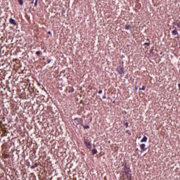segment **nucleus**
Here are the masks:
<instances>
[{
    "instance_id": "f257e3e1",
    "label": "nucleus",
    "mask_w": 180,
    "mask_h": 180,
    "mask_svg": "<svg viewBox=\"0 0 180 180\" xmlns=\"http://www.w3.org/2000/svg\"><path fill=\"white\" fill-rule=\"evenodd\" d=\"M84 143L86 147H87L89 150H91V148H92V145L91 144V141H89V139L84 138Z\"/></svg>"
},
{
    "instance_id": "f03ea898",
    "label": "nucleus",
    "mask_w": 180,
    "mask_h": 180,
    "mask_svg": "<svg viewBox=\"0 0 180 180\" xmlns=\"http://www.w3.org/2000/svg\"><path fill=\"white\" fill-rule=\"evenodd\" d=\"M117 72H118V74L123 75V74H124V69L123 68V65L117 66Z\"/></svg>"
},
{
    "instance_id": "7ed1b4c3",
    "label": "nucleus",
    "mask_w": 180,
    "mask_h": 180,
    "mask_svg": "<svg viewBox=\"0 0 180 180\" xmlns=\"http://www.w3.org/2000/svg\"><path fill=\"white\" fill-rule=\"evenodd\" d=\"M83 120L82 118H75L74 119V123L76 124V126H78V124H81L82 123Z\"/></svg>"
},
{
    "instance_id": "20e7f679",
    "label": "nucleus",
    "mask_w": 180,
    "mask_h": 180,
    "mask_svg": "<svg viewBox=\"0 0 180 180\" xmlns=\"http://www.w3.org/2000/svg\"><path fill=\"white\" fill-rule=\"evenodd\" d=\"M9 22L11 23V25H13L14 26H18V22H16V20H15V19L11 18L9 19Z\"/></svg>"
},
{
    "instance_id": "39448f33",
    "label": "nucleus",
    "mask_w": 180,
    "mask_h": 180,
    "mask_svg": "<svg viewBox=\"0 0 180 180\" xmlns=\"http://www.w3.org/2000/svg\"><path fill=\"white\" fill-rule=\"evenodd\" d=\"M140 148L141 149V153H144V151L147 150V148H146V144L144 143L140 145Z\"/></svg>"
},
{
    "instance_id": "423d86ee",
    "label": "nucleus",
    "mask_w": 180,
    "mask_h": 180,
    "mask_svg": "<svg viewBox=\"0 0 180 180\" xmlns=\"http://www.w3.org/2000/svg\"><path fill=\"white\" fill-rule=\"evenodd\" d=\"M124 168H125L124 170V174H129V172H131L130 167H127V165H124Z\"/></svg>"
},
{
    "instance_id": "0eeeda50",
    "label": "nucleus",
    "mask_w": 180,
    "mask_h": 180,
    "mask_svg": "<svg viewBox=\"0 0 180 180\" xmlns=\"http://www.w3.org/2000/svg\"><path fill=\"white\" fill-rule=\"evenodd\" d=\"M147 140H148V138L144 136L143 138L141 140V143H147Z\"/></svg>"
},
{
    "instance_id": "6e6552de",
    "label": "nucleus",
    "mask_w": 180,
    "mask_h": 180,
    "mask_svg": "<svg viewBox=\"0 0 180 180\" xmlns=\"http://www.w3.org/2000/svg\"><path fill=\"white\" fill-rule=\"evenodd\" d=\"M172 34H173V36H177V37H178L179 34H178V30H176V29H175L174 30H173V31L172 32Z\"/></svg>"
},
{
    "instance_id": "1a4fd4ad",
    "label": "nucleus",
    "mask_w": 180,
    "mask_h": 180,
    "mask_svg": "<svg viewBox=\"0 0 180 180\" xmlns=\"http://www.w3.org/2000/svg\"><path fill=\"white\" fill-rule=\"evenodd\" d=\"M125 30H131V26H130L129 25H126Z\"/></svg>"
},
{
    "instance_id": "9d476101",
    "label": "nucleus",
    "mask_w": 180,
    "mask_h": 180,
    "mask_svg": "<svg viewBox=\"0 0 180 180\" xmlns=\"http://www.w3.org/2000/svg\"><path fill=\"white\" fill-rule=\"evenodd\" d=\"M91 153H92L93 155H95V154H98V150H96V148H94L91 150Z\"/></svg>"
},
{
    "instance_id": "9b49d317",
    "label": "nucleus",
    "mask_w": 180,
    "mask_h": 180,
    "mask_svg": "<svg viewBox=\"0 0 180 180\" xmlns=\"http://www.w3.org/2000/svg\"><path fill=\"white\" fill-rule=\"evenodd\" d=\"M41 54H43V52H41V51H37L36 52V55L38 56V57H40V56H41Z\"/></svg>"
},
{
    "instance_id": "f8f14e48",
    "label": "nucleus",
    "mask_w": 180,
    "mask_h": 180,
    "mask_svg": "<svg viewBox=\"0 0 180 180\" xmlns=\"http://www.w3.org/2000/svg\"><path fill=\"white\" fill-rule=\"evenodd\" d=\"M148 42H146L144 44V46H150V44H151V41H150V39H147Z\"/></svg>"
},
{
    "instance_id": "ddd939ff",
    "label": "nucleus",
    "mask_w": 180,
    "mask_h": 180,
    "mask_svg": "<svg viewBox=\"0 0 180 180\" xmlns=\"http://www.w3.org/2000/svg\"><path fill=\"white\" fill-rule=\"evenodd\" d=\"M125 133H127V134H128V135H129V136H131V131H130V130H127V131H125Z\"/></svg>"
},
{
    "instance_id": "4468645a",
    "label": "nucleus",
    "mask_w": 180,
    "mask_h": 180,
    "mask_svg": "<svg viewBox=\"0 0 180 180\" xmlns=\"http://www.w3.org/2000/svg\"><path fill=\"white\" fill-rule=\"evenodd\" d=\"M82 127H84V129H88L90 128L89 125L85 126V125H84V124H82Z\"/></svg>"
},
{
    "instance_id": "2eb2a0df",
    "label": "nucleus",
    "mask_w": 180,
    "mask_h": 180,
    "mask_svg": "<svg viewBox=\"0 0 180 180\" xmlns=\"http://www.w3.org/2000/svg\"><path fill=\"white\" fill-rule=\"evenodd\" d=\"M18 2L20 5H23V0H18Z\"/></svg>"
},
{
    "instance_id": "dca6fc26",
    "label": "nucleus",
    "mask_w": 180,
    "mask_h": 180,
    "mask_svg": "<svg viewBox=\"0 0 180 180\" xmlns=\"http://www.w3.org/2000/svg\"><path fill=\"white\" fill-rule=\"evenodd\" d=\"M140 89L142 91H146V86H143Z\"/></svg>"
},
{
    "instance_id": "f3484780",
    "label": "nucleus",
    "mask_w": 180,
    "mask_h": 180,
    "mask_svg": "<svg viewBox=\"0 0 180 180\" xmlns=\"http://www.w3.org/2000/svg\"><path fill=\"white\" fill-rule=\"evenodd\" d=\"M130 175H131V174H127V179H130Z\"/></svg>"
},
{
    "instance_id": "a211bd4d",
    "label": "nucleus",
    "mask_w": 180,
    "mask_h": 180,
    "mask_svg": "<svg viewBox=\"0 0 180 180\" xmlns=\"http://www.w3.org/2000/svg\"><path fill=\"white\" fill-rule=\"evenodd\" d=\"M125 126H126V129H127V127H129V122H125Z\"/></svg>"
},
{
    "instance_id": "6ab92c4d",
    "label": "nucleus",
    "mask_w": 180,
    "mask_h": 180,
    "mask_svg": "<svg viewBox=\"0 0 180 180\" xmlns=\"http://www.w3.org/2000/svg\"><path fill=\"white\" fill-rule=\"evenodd\" d=\"M34 6H37V0H35Z\"/></svg>"
},
{
    "instance_id": "aec40b11",
    "label": "nucleus",
    "mask_w": 180,
    "mask_h": 180,
    "mask_svg": "<svg viewBox=\"0 0 180 180\" xmlns=\"http://www.w3.org/2000/svg\"><path fill=\"white\" fill-rule=\"evenodd\" d=\"M177 27L180 28V22L177 24Z\"/></svg>"
},
{
    "instance_id": "412c9836",
    "label": "nucleus",
    "mask_w": 180,
    "mask_h": 180,
    "mask_svg": "<svg viewBox=\"0 0 180 180\" xmlns=\"http://www.w3.org/2000/svg\"><path fill=\"white\" fill-rule=\"evenodd\" d=\"M102 92H103L102 90L98 91V94H102Z\"/></svg>"
},
{
    "instance_id": "4be33fe9",
    "label": "nucleus",
    "mask_w": 180,
    "mask_h": 180,
    "mask_svg": "<svg viewBox=\"0 0 180 180\" xmlns=\"http://www.w3.org/2000/svg\"><path fill=\"white\" fill-rule=\"evenodd\" d=\"M103 99H106V95H105L104 96H103Z\"/></svg>"
},
{
    "instance_id": "5701e85b",
    "label": "nucleus",
    "mask_w": 180,
    "mask_h": 180,
    "mask_svg": "<svg viewBox=\"0 0 180 180\" xmlns=\"http://www.w3.org/2000/svg\"><path fill=\"white\" fill-rule=\"evenodd\" d=\"M128 180H131V174H130L129 179Z\"/></svg>"
},
{
    "instance_id": "b1692460",
    "label": "nucleus",
    "mask_w": 180,
    "mask_h": 180,
    "mask_svg": "<svg viewBox=\"0 0 180 180\" xmlns=\"http://www.w3.org/2000/svg\"><path fill=\"white\" fill-rule=\"evenodd\" d=\"M50 63H51V60H49L47 64H50Z\"/></svg>"
},
{
    "instance_id": "393cba45",
    "label": "nucleus",
    "mask_w": 180,
    "mask_h": 180,
    "mask_svg": "<svg viewBox=\"0 0 180 180\" xmlns=\"http://www.w3.org/2000/svg\"><path fill=\"white\" fill-rule=\"evenodd\" d=\"M48 34H51V32H48Z\"/></svg>"
},
{
    "instance_id": "a878e982",
    "label": "nucleus",
    "mask_w": 180,
    "mask_h": 180,
    "mask_svg": "<svg viewBox=\"0 0 180 180\" xmlns=\"http://www.w3.org/2000/svg\"><path fill=\"white\" fill-rule=\"evenodd\" d=\"M178 86H179V88H180V84H179V85H178Z\"/></svg>"
}]
</instances>
